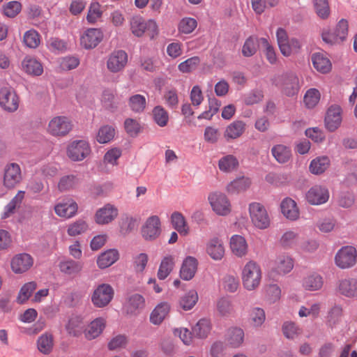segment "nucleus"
Instances as JSON below:
<instances>
[{
  "label": "nucleus",
  "instance_id": "nucleus-1",
  "mask_svg": "<svg viewBox=\"0 0 357 357\" xmlns=\"http://www.w3.org/2000/svg\"><path fill=\"white\" fill-rule=\"evenodd\" d=\"M272 83L278 87L281 92L288 97L297 96L300 90L298 76L291 72L274 77Z\"/></svg>",
  "mask_w": 357,
  "mask_h": 357
},
{
  "label": "nucleus",
  "instance_id": "nucleus-2",
  "mask_svg": "<svg viewBox=\"0 0 357 357\" xmlns=\"http://www.w3.org/2000/svg\"><path fill=\"white\" fill-rule=\"evenodd\" d=\"M261 279V271L260 266L255 261L248 262L242 272L244 287L249 291L253 290L259 285Z\"/></svg>",
  "mask_w": 357,
  "mask_h": 357
},
{
  "label": "nucleus",
  "instance_id": "nucleus-3",
  "mask_svg": "<svg viewBox=\"0 0 357 357\" xmlns=\"http://www.w3.org/2000/svg\"><path fill=\"white\" fill-rule=\"evenodd\" d=\"M132 33L137 37H141L147 33L151 38L158 33V26L154 20L145 21L141 16H134L130 21Z\"/></svg>",
  "mask_w": 357,
  "mask_h": 357
},
{
  "label": "nucleus",
  "instance_id": "nucleus-4",
  "mask_svg": "<svg viewBox=\"0 0 357 357\" xmlns=\"http://www.w3.org/2000/svg\"><path fill=\"white\" fill-rule=\"evenodd\" d=\"M357 261V250L350 245L343 246L336 253L335 262L342 269L353 267Z\"/></svg>",
  "mask_w": 357,
  "mask_h": 357
},
{
  "label": "nucleus",
  "instance_id": "nucleus-5",
  "mask_svg": "<svg viewBox=\"0 0 357 357\" xmlns=\"http://www.w3.org/2000/svg\"><path fill=\"white\" fill-rule=\"evenodd\" d=\"M114 290L107 284H99L93 291L91 295V302L96 307H104L112 300Z\"/></svg>",
  "mask_w": 357,
  "mask_h": 357
},
{
  "label": "nucleus",
  "instance_id": "nucleus-6",
  "mask_svg": "<svg viewBox=\"0 0 357 357\" xmlns=\"http://www.w3.org/2000/svg\"><path fill=\"white\" fill-rule=\"evenodd\" d=\"M251 220L259 229H266L270 225V218L264 206L259 203H252L249 206Z\"/></svg>",
  "mask_w": 357,
  "mask_h": 357
},
{
  "label": "nucleus",
  "instance_id": "nucleus-7",
  "mask_svg": "<svg viewBox=\"0 0 357 357\" xmlns=\"http://www.w3.org/2000/svg\"><path fill=\"white\" fill-rule=\"evenodd\" d=\"M73 128L71 121L66 116L54 117L48 124L47 131L56 137H63L68 135Z\"/></svg>",
  "mask_w": 357,
  "mask_h": 357
},
{
  "label": "nucleus",
  "instance_id": "nucleus-8",
  "mask_svg": "<svg viewBox=\"0 0 357 357\" xmlns=\"http://www.w3.org/2000/svg\"><path fill=\"white\" fill-rule=\"evenodd\" d=\"M0 106L8 112H14L18 109L19 98L11 87L0 89Z\"/></svg>",
  "mask_w": 357,
  "mask_h": 357
},
{
  "label": "nucleus",
  "instance_id": "nucleus-9",
  "mask_svg": "<svg viewBox=\"0 0 357 357\" xmlns=\"http://www.w3.org/2000/svg\"><path fill=\"white\" fill-rule=\"evenodd\" d=\"M208 201L218 215H226L230 213L231 205L225 194L217 192L211 193L208 196Z\"/></svg>",
  "mask_w": 357,
  "mask_h": 357
},
{
  "label": "nucleus",
  "instance_id": "nucleus-10",
  "mask_svg": "<svg viewBox=\"0 0 357 357\" xmlns=\"http://www.w3.org/2000/svg\"><path fill=\"white\" fill-rule=\"evenodd\" d=\"M161 233V223L157 215L149 217L142 227V235L146 241H154Z\"/></svg>",
  "mask_w": 357,
  "mask_h": 357
},
{
  "label": "nucleus",
  "instance_id": "nucleus-11",
  "mask_svg": "<svg viewBox=\"0 0 357 357\" xmlns=\"http://www.w3.org/2000/svg\"><path fill=\"white\" fill-rule=\"evenodd\" d=\"M68 156L73 161H81L91 153L89 143L84 140L73 142L68 147Z\"/></svg>",
  "mask_w": 357,
  "mask_h": 357
},
{
  "label": "nucleus",
  "instance_id": "nucleus-12",
  "mask_svg": "<svg viewBox=\"0 0 357 357\" xmlns=\"http://www.w3.org/2000/svg\"><path fill=\"white\" fill-rule=\"evenodd\" d=\"M22 180L21 169L18 164L12 162L6 165L3 174V185L11 189L15 188Z\"/></svg>",
  "mask_w": 357,
  "mask_h": 357
},
{
  "label": "nucleus",
  "instance_id": "nucleus-13",
  "mask_svg": "<svg viewBox=\"0 0 357 357\" xmlns=\"http://www.w3.org/2000/svg\"><path fill=\"white\" fill-rule=\"evenodd\" d=\"M77 209V202L70 197H64L54 206L55 213L58 216L65 218H70L75 216Z\"/></svg>",
  "mask_w": 357,
  "mask_h": 357
},
{
  "label": "nucleus",
  "instance_id": "nucleus-14",
  "mask_svg": "<svg viewBox=\"0 0 357 357\" xmlns=\"http://www.w3.org/2000/svg\"><path fill=\"white\" fill-rule=\"evenodd\" d=\"M127 63V53L124 50H116L109 55L107 68L110 72L116 73L123 70Z\"/></svg>",
  "mask_w": 357,
  "mask_h": 357
},
{
  "label": "nucleus",
  "instance_id": "nucleus-15",
  "mask_svg": "<svg viewBox=\"0 0 357 357\" xmlns=\"http://www.w3.org/2000/svg\"><path fill=\"white\" fill-rule=\"evenodd\" d=\"M103 34L99 29H88L80 38L81 45L86 50L95 48L102 40Z\"/></svg>",
  "mask_w": 357,
  "mask_h": 357
},
{
  "label": "nucleus",
  "instance_id": "nucleus-16",
  "mask_svg": "<svg viewBox=\"0 0 357 357\" xmlns=\"http://www.w3.org/2000/svg\"><path fill=\"white\" fill-rule=\"evenodd\" d=\"M341 112V107L337 105H332L328 109L324 121L328 131L334 132L340 127L342 123Z\"/></svg>",
  "mask_w": 357,
  "mask_h": 357
},
{
  "label": "nucleus",
  "instance_id": "nucleus-17",
  "mask_svg": "<svg viewBox=\"0 0 357 357\" xmlns=\"http://www.w3.org/2000/svg\"><path fill=\"white\" fill-rule=\"evenodd\" d=\"M329 198L328 189L320 185L312 187L306 194L307 202L312 205H320L326 203Z\"/></svg>",
  "mask_w": 357,
  "mask_h": 357
},
{
  "label": "nucleus",
  "instance_id": "nucleus-18",
  "mask_svg": "<svg viewBox=\"0 0 357 357\" xmlns=\"http://www.w3.org/2000/svg\"><path fill=\"white\" fill-rule=\"evenodd\" d=\"M33 259L26 253L15 256L11 261V268L15 273H22L28 271L33 265Z\"/></svg>",
  "mask_w": 357,
  "mask_h": 357
},
{
  "label": "nucleus",
  "instance_id": "nucleus-19",
  "mask_svg": "<svg viewBox=\"0 0 357 357\" xmlns=\"http://www.w3.org/2000/svg\"><path fill=\"white\" fill-rule=\"evenodd\" d=\"M117 215V208L108 204L96 211L95 220L99 225H105L114 220Z\"/></svg>",
  "mask_w": 357,
  "mask_h": 357
},
{
  "label": "nucleus",
  "instance_id": "nucleus-20",
  "mask_svg": "<svg viewBox=\"0 0 357 357\" xmlns=\"http://www.w3.org/2000/svg\"><path fill=\"white\" fill-rule=\"evenodd\" d=\"M337 290L340 294L346 297H357V279L348 278L339 280Z\"/></svg>",
  "mask_w": 357,
  "mask_h": 357
},
{
  "label": "nucleus",
  "instance_id": "nucleus-21",
  "mask_svg": "<svg viewBox=\"0 0 357 357\" xmlns=\"http://www.w3.org/2000/svg\"><path fill=\"white\" fill-rule=\"evenodd\" d=\"M294 268L293 259L288 255H279L275 260L272 271L280 275L289 273Z\"/></svg>",
  "mask_w": 357,
  "mask_h": 357
},
{
  "label": "nucleus",
  "instance_id": "nucleus-22",
  "mask_svg": "<svg viewBox=\"0 0 357 357\" xmlns=\"http://www.w3.org/2000/svg\"><path fill=\"white\" fill-rule=\"evenodd\" d=\"M197 260L191 256L187 257L183 261L180 276L184 280H190L194 276L197 269Z\"/></svg>",
  "mask_w": 357,
  "mask_h": 357
},
{
  "label": "nucleus",
  "instance_id": "nucleus-23",
  "mask_svg": "<svg viewBox=\"0 0 357 357\" xmlns=\"http://www.w3.org/2000/svg\"><path fill=\"white\" fill-rule=\"evenodd\" d=\"M86 324L79 316H72L66 325V330L68 335L79 337L85 331Z\"/></svg>",
  "mask_w": 357,
  "mask_h": 357
},
{
  "label": "nucleus",
  "instance_id": "nucleus-24",
  "mask_svg": "<svg viewBox=\"0 0 357 357\" xmlns=\"http://www.w3.org/2000/svg\"><path fill=\"white\" fill-rule=\"evenodd\" d=\"M22 69L29 75L39 76L43 73L41 63L36 59L26 56L22 62Z\"/></svg>",
  "mask_w": 357,
  "mask_h": 357
},
{
  "label": "nucleus",
  "instance_id": "nucleus-25",
  "mask_svg": "<svg viewBox=\"0 0 357 357\" xmlns=\"http://www.w3.org/2000/svg\"><path fill=\"white\" fill-rule=\"evenodd\" d=\"M280 208L282 214L289 220H296L299 216L296 203L291 198L284 199L281 202Z\"/></svg>",
  "mask_w": 357,
  "mask_h": 357
},
{
  "label": "nucleus",
  "instance_id": "nucleus-26",
  "mask_svg": "<svg viewBox=\"0 0 357 357\" xmlns=\"http://www.w3.org/2000/svg\"><path fill=\"white\" fill-rule=\"evenodd\" d=\"M312 62L314 68L323 74L331 71L332 64L329 59L321 53H314L312 56Z\"/></svg>",
  "mask_w": 357,
  "mask_h": 357
},
{
  "label": "nucleus",
  "instance_id": "nucleus-27",
  "mask_svg": "<svg viewBox=\"0 0 357 357\" xmlns=\"http://www.w3.org/2000/svg\"><path fill=\"white\" fill-rule=\"evenodd\" d=\"M206 252L214 260L221 259L225 254L222 242L218 238H213L208 243Z\"/></svg>",
  "mask_w": 357,
  "mask_h": 357
},
{
  "label": "nucleus",
  "instance_id": "nucleus-28",
  "mask_svg": "<svg viewBox=\"0 0 357 357\" xmlns=\"http://www.w3.org/2000/svg\"><path fill=\"white\" fill-rule=\"evenodd\" d=\"M245 130V123L242 121H235L226 128L224 137L227 141L240 137Z\"/></svg>",
  "mask_w": 357,
  "mask_h": 357
},
{
  "label": "nucleus",
  "instance_id": "nucleus-29",
  "mask_svg": "<svg viewBox=\"0 0 357 357\" xmlns=\"http://www.w3.org/2000/svg\"><path fill=\"white\" fill-rule=\"evenodd\" d=\"M145 300L138 294L131 295L125 305L127 314H135L139 310L144 308Z\"/></svg>",
  "mask_w": 357,
  "mask_h": 357
},
{
  "label": "nucleus",
  "instance_id": "nucleus-30",
  "mask_svg": "<svg viewBox=\"0 0 357 357\" xmlns=\"http://www.w3.org/2000/svg\"><path fill=\"white\" fill-rule=\"evenodd\" d=\"M323 284V278L316 273L307 275L303 280V287L307 291H313L319 290Z\"/></svg>",
  "mask_w": 357,
  "mask_h": 357
},
{
  "label": "nucleus",
  "instance_id": "nucleus-31",
  "mask_svg": "<svg viewBox=\"0 0 357 357\" xmlns=\"http://www.w3.org/2000/svg\"><path fill=\"white\" fill-rule=\"evenodd\" d=\"M169 309L170 305L166 302L158 304L150 315V321L155 325H159L169 313Z\"/></svg>",
  "mask_w": 357,
  "mask_h": 357
},
{
  "label": "nucleus",
  "instance_id": "nucleus-32",
  "mask_svg": "<svg viewBox=\"0 0 357 357\" xmlns=\"http://www.w3.org/2000/svg\"><path fill=\"white\" fill-rule=\"evenodd\" d=\"M118 259V251L115 249H110L99 255L97 259V264L99 268H105L115 263Z\"/></svg>",
  "mask_w": 357,
  "mask_h": 357
},
{
  "label": "nucleus",
  "instance_id": "nucleus-33",
  "mask_svg": "<svg viewBox=\"0 0 357 357\" xmlns=\"http://www.w3.org/2000/svg\"><path fill=\"white\" fill-rule=\"evenodd\" d=\"M276 37L281 53L285 56H289L291 54V47L287 31L282 28H278Z\"/></svg>",
  "mask_w": 357,
  "mask_h": 357
},
{
  "label": "nucleus",
  "instance_id": "nucleus-34",
  "mask_svg": "<svg viewBox=\"0 0 357 357\" xmlns=\"http://www.w3.org/2000/svg\"><path fill=\"white\" fill-rule=\"evenodd\" d=\"M173 227L181 235L186 236L189 233V227L184 216L179 212H174L171 215Z\"/></svg>",
  "mask_w": 357,
  "mask_h": 357
},
{
  "label": "nucleus",
  "instance_id": "nucleus-35",
  "mask_svg": "<svg viewBox=\"0 0 357 357\" xmlns=\"http://www.w3.org/2000/svg\"><path fill=\"white\" fill-rule=\"evenodd\" d=\"M230 248L234 255L242 257L246 254L248 245L243 236L234 235L231 238Z\"/></svg>",
  "mask_w": 357,
  "mask_h": 357
},
{
  "label": "nucleus",
  "instance_id": "nucleus-36",
  "mask_svg": "<svg viewBox=\"0 0 357 357\" xmlns=\"http://www.w3.org/2000/svg\"><path fill=\"white\" fill-rule=\"evenodd\" d=\"M54 345L53 335L45 333L41 335L37 340V347L40 352L47 355L52 352Z\"/></svg>",
  "mask_w": 357,
  "mask_h": 357
},
{
  "label": "nucleus",
  "instance_id": "nucleus-37",
  "mask_svg": "<svg viewBox=\"0 0 357 357\" xmlns=\"http://www.w3.org/2000/svg\"><path fill=\"white\" fill-rule=\"evenodd\" d=\"M244 340V332L243 329L234 327L228 330L227 334V340L229 344L234 347L237 348L241 345Z\"/></svg>",
  "mask_w": 357,
  "mask_h": 357
},
{
  "label": "nucleus",
  "instance_id": "nucleus-38",
  "mask_svg": "<svg viewBox=\"0 0 357 357\" xmlns=\"http://www.w3.org/2000/svg\"><path fill=\"white\" fill-rule=\"evenodd\" d=\"M330 165V159L327 156L317 157L310 165V171L313 174H321L324 172Z\"/></svg>",
  "mask_w": 357,
  "mask_h": 357
},
{
  "label": "nucleus",
  "instance_id": "nucleus-39",
  "mask_svg": "<svg viewBox=\"0 0 357 357\" xmlns=\"http://www.w3.org/2000/svg\"><path fill=\"white\" fill-rule=\"evenodd\" d=\"M271 153L279 163L287 162L291 156L290 148L283 144L275 145L271 149Z\"/></svg>",
  "mask_w": 357,
  "mask_h": 357
},
{
  "label": "nucleus",
  "instance_id": "nucleus-40",
  "mask_svg": "<svg viewBox=\"0 0 357 357\" xmlns=\"http://www.w3.org/2000/svg\"><path fill=\"white\" fill-rule=\"evenodd\" d=\"M251 181L250 178L241 176L231 181L227 187V190L229 193L235 194L245 190L250 185Z\"/></svg>",
  "mask_w": 357,
  "mask_h": 357
},
{
  "label": "nucleus",
  "instance_id": "nucleus-41",
  "mask_svg": "<svg viewBox=\"0 0 357 357\" xmlns=\"http://www.w3.org/2000/svg\"><path fill=\"white\" fill-rule=\"evenodd\" d=\"M192 334L195 337L199 339L206 338L210 331V321L206 319H201L192 328Z\"/></svg>",
  "mask_w": 357,
  "mask_h": 357
},
{
  "label": "nucleus",
  "instance_id": "nucleus-42",
  "mask_svg": "<svg viewBox=\"0 0 357 357\" xmlns=\"http://www.w3.org/2000/svg\"><path fill=\"white\" fill-rule=\"evenodd\" d=\"M238 166V160L233 155H227L222 157L218 161V167L223 172H231Z\"/></svg>",
  "mask_w": 357,
  "mask_h": 357
},
{
  "label": "nucleus",
  "instance_id": "nucleus-43",
  "mask_svg": "<svg viewBox=\"0 0 357 357\" xmlns=\"http://www.w3.org/2000/svg\"><path fill=\"white\" fill-rule=\"evenodd\" d=\"M174 266V257L169 255L165 257L161 261L158 271V278L160 280H165L172 272Z\"/></svg>",
  "mask_w": 357,
  "mask_h": 357
},
{
  "label": "nucleus",
  "instance_id": "nucleus-44",
  "mask_svg": "<svg viewBox=\"0 0 357 357\" xmlns=\"http://www.w3.org/2000/svg\"><path fill=\"white\" fill-rule=\"evenodd\" d=\"M79 183V178L73 174L62 176L58 183V190L60 192H66L75 188Z\"/></svg>",
  "mask_w": 357,
  "mask_h": 357
},
{
  "label": "nucleus",
  "instance_id": "nucleus-45",
  "mask_svg": "<svg viewBox=\"0 0 357 357\" xmlns=\"http://www.w3.org/2000/svg\"><path fill=\"white\" fill-rule=\"evenodd\" d=\"M317 15L321 20H327L331 15V8L328 0H312Z\"/></svg>",
  "mask_w": 357,
  "mask_h": 357
},
{
  "label": "nucleus",
  "instance_id": "nucleus-46",
  "mask_svg": "<svg viewBox=\"0 0 357 357\" xmlns=\"http://www.w3.org/2000/svg\"><path fill=\"white\" fill-rule=\"evenodd\" d=\"M59 268L62 273L67 275L77 274L82 269V264L73 259L61 261Z\"/></svg>",
  "mask_w": 357,
  "mask_h": 357
},
{
  "label": "nucleus",
  "instance_id": "nucleus-47",
  "mask_svg": "<svg viewBox=\"0 0 357 357\" xmlns=\"http://www.w3.org/2000/svg\"><path fill=\"white\" fill-rule=\"evenodd\" d=\"M24 197V191H19L11 201L5 206V211L2 218H7L13 214L17 208H19Z\"/></svg>",
  "mask_w": 357,
  "mask_h": 357
},
{
  "label": "nucleus",
  "instance_id": "nucleus-48",
  "mask_svg": "<svg viewBox=\"0 0 357 357\" xmlns=\"http://www.w3.org/2000/svg\"><path fill=\"white\" fill-rule=\"evenodd\" d=\"M115 135V129L111 126H101L96 135V140L100 144H106L111 142Z\"/></svg>",
  "mask_w": 357,
  "mask_h": 357
},
{
  "label": "nucleus",
  "instance_id": "nucleus-49",
  "mask_svg": "<svg viewBox=\"0 0 357 357\" xmlns=\"http://www.w3.org/2000/svg\"><path fill=\"white\" fill-rule=\"evenodd\" d=\"M260 45L259 38L254 36L248 38L242 47V54L245 57H250L256 54L257 48Z\"/></svg>",
  "mask_w": 357,
  "mask_h": 357
},
{
  "label": "nucleus",
  "instance_id": "nucleus-50",
  "mask_svg": "<svg viewBox=\"0 0 357 357\" xmlns=\"http://www.w3.org/2000/svg\"><path fill=\"white\" fill-rule=\"evenodd\" d=\"M154 122L160 127H165L169 121V114L165 109L160 106H155L152 110Z\"/></svg>",
  "mask_w": 357,
  "mask_h": 357
},
{
  "label": "nucleus",
  "instance_id": "nucleus-51",
  "mask_svg": "<svg viewBox=\"0 0 357 357\" xmlns=\"http://www.w3.org/2000/svg\"><path fill=\"white\" fill-rule=\"evenodd\" d=\"M198 301V294L195 290H190L183 296L179 301L180 307L184 310L192 309Z\"/></svg>",
  "mask_w": 357,
  "mask_h": 357
},
{
  "label": "nucleus",
  "instance_id": "nucleus-52",
  "mask_svg": "<svg viewBox=\"0 0 357 357\" xmlns=\"http://www.w3.org/2000/svg\"><path fill=\"white\" fill-rule=\"evenodd\" d=\"M105 327L104 320L101 318L96 319L91 322L89 329L85 333V336L88 340H93L97 337L102 331Z\"/></svg>",
  "mask_w": 357,
  "mask_h": 357
},
{
  "label": "nucleus",
  "instance_id": "nucleus-53",
  "mask_svg": "<svg viewBox=\"0 0 357 357\" xmlns=\"http://www.w3.org/2000/svg\"><path fill=\"white\" fill-rule=\"evenodd\" d=\"M37 284L35 282H29L24 284L20 289L17 301L20 304L25 303L36 290Z\"/></svg>",
  "mask_w": 357,
  "mask_h": 357
},
{
  "label": "nucleus",
  "instance_id": "nucleus-54",
  "mask_svg": "<svg viewBox=\"0 0 357 357\" xmlns=\"http://www.w3.org/2000/svg\"><path fill=\"white\" fill-rule=\"evenodd\" d=\"M146 100L144 96L136 94L129 98L128 105L130 109L137 113L142 112L146 107Z\"/></svg>",
  "mask_w": 357,
  "mask_h": 357
},
{
  "label": "nucleus",
  "instance_id": "nucleus-55",
  "mask_svg": "<svg viewBox=\"0 0 357 357\" xmlns=\"http://www.w3.org/2000/svg\"><path fill=\"white\" fill-rule=\"evenodd\" d=\"M23 42L29 48L35 49L40 45V35L34 29H30L24 34Z\"/></svg>",
  "mask_w": 357,
  "mask_h": 357
},
{
  "label": "nucleus",
  "instance_id": "nucleus-56",
  "mask_svg": "<svg viewBox=\"0 0 357 357\" xmlns=\"http://www.w3.org/2000/svg\"><path fill=\"white\" fill-rule=\"evenodd\" d=\"M200 63V59L199 56H192L181 62L178 66L179 71L183 73H189L195 70Z\"/></svg>",
  "mask_w": 357,
  "mask_h": 357
},
{
  "label": "nucleus",
  "instance_id": "nucleus-57",
  "mask_svg": "<svg viewBox=\"0 0 357 357\" xmlns=\"http://www.w3.org/2000/svg\"><path fill=\"white\" fill-rule=\"evenodd\" d=\"M282 333L287 339L293 340L301 333V329L292 321H285L282 325Z\"/></svg>",
  "mask_w": 357,
  "mask_h": 357
},
{
  "label": "nucleus",
  "instance_id": "nucleus-58",
  "mask_svg": "<svg viewBox=\"0 0 357 357\" xmlns=\"http://www.w3.org/2000/svg\"><path fill=\"white\" fill-rule=\"evenodd\" d=\"M102 14L100 3L97 1H93L89 8L86 20L89 24H95L98 19L102 16Z\"/></svg>",
  "mask_w": 357,
  "mask_h": 357
},
{
  "label": "nucleus",
  "instance_id": "nucleus-59",
  "mask_svg": "<svg viewBox=\"0 0 357 357\" xmlns=\"http://www.w3.org/2000/svg\"><path fill=\"white\" fill-rule=\"evenodd\" d=\"M165 103L170 109H176L178 105V91L176 89H170L165 92L163 96Z\"/></svg>",
  "mask_w": 357,
  "mask_h": 357
},
{
  "label": "nucleus",
  "instance_id": "nucleus-60",
  "mask_svg": "<svg viewBox=\"0 0 357 357\" xmlns=\"http://www.w3.org/2000/svg\"><path fill=\"white\" fill-rule=\"evenodd\" d=\"M320 100V93L316 89H310L307 91L304 96V102L307 107L313 108Z\"/></svg>",
  "mask_w": 357,
  "mask_h": 357
},
{
  "label": "nucleus",
  "instance_id": "nucleus-61",
  "mask_svg": "<svg viewBox=\"0 0 357 357\" xmlns=\"http://www.w3.org/2000/svg\"><path fill=\"white\" fill-rule=\"evenodd\" d=\"M197 21L192 17H185L182 19L178 24V31L185 34L192 33L197 27Z\"/></svg>",
  "mask_w": 357,
  "mask_h": 357
},
{
  "label": "nucleus",
  "instance_id": "nucleus-62",
  "mask_svg": "<svg viewBox=\"0 0 357 357\" xmlns=\"http://www.w3.org/2000/svg\"><path fill=\"white\" fill-rule=\"evenodd\" d=\"M87 229L88 225L86 222L83 220H78L69 225L67 231L69 236H75L84 233Z\"/></svg>",
  "mask_w": 357,
  "mask_h": 357
},
{
  "label": "nucleus",
  "instance_id": "nucleus-63",
  "mask_svg": "<svg viewBox=\"0 0 357 357\" xmlns=\"http://www.w3.org/2000/svg\"><path fill=\"white\" fill-rule=\"evenodd\" d=\"M21 3L17 1H12L3 6V14L8 17H15L21 10Z\"/></svg>",
  "mask_w": 357,
  "mask_h": 357
},
{
  "label": "nucleus",
  "instance_id": "nucleus-64",
  "mask_svg": "<svg viewBox=\"0 0 357 357\" xmlns=\"http://www.w3.org/2000/svg\"><path fill=\"white\" fill-rule=\"evenodd\" d=\"M102 102L105 107L112 111L117 108L114 94L109 90H105L102 96Z\"/></svg>",
  "mask_w": 357,
  "mask_h": 357
}]
</instances>
